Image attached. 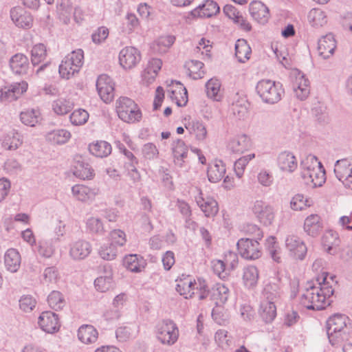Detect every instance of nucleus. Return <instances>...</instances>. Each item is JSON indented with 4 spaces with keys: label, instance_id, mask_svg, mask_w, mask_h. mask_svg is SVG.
Returning <instances> with one entry per match:
<instances>
[{
    "label": "nucleus",
    "instance_id": "f257e3e1",
    "mask_svg": "<svg viewBox=\"0 0 352 352\" xmlns=\"http://www.w3.org/2000/svg\"><path fill=\"white\" fill-rule=\"evenodd\" d=\"M336 276L323 272L316 280L307 281L305 292L300 298V303L309 310H322L333 302V285H336Z\"/></svg>",
    "mask_w": 352,
    "mask_h": 352
},
{
    "label": "nucleus",
    "instance_id": "f03ea898",
    "mask_svg": "<svg viewBox=\"0 0 352 352\" xmlns=\"http://www.w3.org/2000/svg\"><path fill=\"white\" fill-rule=\"evenodd\" d=\"M352 333L351 319L344 314H336L327 321V333L329 342L335 346L347 340Z\"/></svg>",
    "mask_w": 352,
    "mask_h": 352
},
{
    "label": "nucleus",
    "instance_id": "7ed1b4c3",
    "mask_svg": "<svg viewBox=\"0 0 352 352\" xmlns=\"http://www.w3.org/2000/svg\"><path fill=\"white\" fill-rule=\"evenodd\" d=\"M302 170L301 177L305 183L313 188L322 186L325 182V170L317 157L309 155L301 163Z\"/></svg>",
    "mask_w": 352,
    "mask_h": 352
},
{
    "label": "nucleus",
    "instance_id": "20e7f679",
    "mask_svg": "<svg viewBox=\"0 0 352 352\" xmlns=\"http://www.w3.org/2000/svg\"><path fill=\"white\" fill-rule=\"evenodd\" d=\"M256 91L264 103L274 104L279 102L285 90L280 82L263 79L257 82Z\"/></svg>",
    "mask_w": 352,
    "mask_h": 352
},
{
    "label": "nucleus",
    "instance_id": "39448f33",
    "mask_svg": "<svg viewBox=\"0 0 352 352\" xmlns=\"http://www.w3.org/2000/svg\"><path fill=\"white\" fill-rule=\"evenodd\" d=\"M116 111L118 117L127 123L140 122L142 116L138 104L127 97H120L116 102Z\"/></svg>",
    "mask_w": 352,
    "mask_h": 352
},
{
    "label": "nucleus",
    "instance_id": "423d86ee",
    "mask_svg": "<svg viewBox=\"0 0 352 352\" xmlns=\"http://www.w3.org/2000/svg\"><path fill=\"white\" fill-rule=\"evenodd\" d=\"M84 53L81 49L74 50L67 55L59 65L60 76L69 79L78 73L83 65Z\"/></svg>",
    "mask_w": 352,
    "mask_h": 352
},
{
    "label": "nucleus",
    "instance_id": "0eeeda50",
    "mask_svg": "<svg viewBox=\"0 0 352 352\" xmlns=\"http://www.w3.org/2000/svg\"><path fill=\"white\" fill-rule=\"evenodd\" d=\"M157 340L164 345L172 346L178 340L179 329L177 324L170 319H164L155 326Z\"/></svg>",
    "mask_w": 352,
    "mask_h": 352
},
{
    "label": "nucleus",
    "instance_id": "6e6552de",
    "mask_svg": "<svg viewBox=\"0 0 352 352\" xmlns=\"http://www.w3.org/2000/svg\"><path fill=\"white\" fill-rule=\"evenodd\" d=\"M241 256L248 260H255L261 257V251L258 241L250 238H242L236 243Z\"/></svg>",
    "mask_w": 352,
    "mask_h": 352
},
{
    "label": "nucleus",
    "instance_id": "1a4fd4ad",
    "mask_svg": "<svg viewBox=\"0 0 352 352\" xmlns=\"http://www.w3.org/2000/svg\"><path fill=\"white\" fill-rule=\"evenodd\" d=\"M285 248L289 255L294 259L304 260L307 252L305 242L295 234L287 235L285 240Z\"/></svg>",
    "mask_w": 352,
    "mask_h": 352
},
{
    "label": "nucleus",
    "instance_id": "9d476101",
    "mask_svg": "<svg viewBox=\"0 0 352 352\" xmlns=\"http://www.w3.org/2000/svg\"><path fill=\"white\" fill-rule=\"evenodd\" d=\"M334 173L346 188L352 190V159L337 160L334 166Z\"/></svg>",
    "mask_w": 352,
    "mask_h": 352
},
{
    "label": "nucleus",
    "instance_id": "9b49d317",
    "mask_svg": "<svg viewBox=\"0 0 352 352\" xmlns=\"http://www.w3.org/2000/svg\"><path fill=\"white\" fill-rule=\"evenodd\" d=\"M252 211L258 221L265 226L271 225L274 219L273 208L261 200L254 202Z\"/></svg>",
    "mask_w": 352,
    "mask_h": 352
},
{
    "label": "nucleus",
    "instance_id": "f8f14e48",
    "mask_svg": "<svg viewBox=\"0 0 352 352\" xmlns=\"http://www.w3.org/2000/svg\"><path fill=\"white\" fill-rule=\"evenodd\" d=\"M96 89L100 98L105 102H111L114 98V83L106 74L100 75L96 80Z\"/></svg>",
    "mask_w": 352,
    "mask_h": 352
},
{
    "label": "nucleus",
    "instance_id": "ddd939ff",
    "mask_svg": "<svg viewBox=\"0 0 352 352\" xmlns=\"http://www.w3.org/2000/svg\"><path fill=\"white\" fill-rule=\"evenodd\" d=\"M140 60V52L134 47H125L120 52L119 62L125 69H131L135 67Z\"/></svg>",
    "mask_w": 352,
    "mask_h": 352
},
{
    "label": "nucleus",
    "instance_id": "4468645a",
    "mask_svg": "<svg viewBox=\"0 0 352 352\" xmlns=\"http://www.w3.org/2000/svg\"><path fill=\"white\" fill-rule=\"evenodd\" d=\"M38 324L41 329L48 333H54L60 327L58 315L52 311H46L38 317Z\"/></svg>",
    "mask_w": 352,
    "mask_h": 352
},
{
    "label": "nucleus",
    "instance_id": "2eb2a0df",
    "mask_svg": "<svg viewBox=\"0 0 352 352\" xmlns=\"http://www.w3.org/2000/svg\"><path fill=\"white\" fill-rule=\"evenodd\" d=\"M10 16L16 26L24 29H29L32 25L33 18L32 14L21 6H15L10 9Z\"/></svg>",
    "mask_w": 352,
    "mask_h": 352
},
{
    "label": "nucleus",
    "instance_id": "dca6fc26",
    "mask_svg": "<svg viewBox=\"0 0 352 352\" xmlns=\"http://www.w3.org/2000/svg\"><path fill=\"white\" fill-rule=\"evenodd\" d=\"M28 83L25 81L14 82L1 87V102H12L17 100L27 91Z\"/></svg>",
    "mask_w": 352,
    "mask_h": 352
},
{
    "label": "nucleus",
    "instance_id": "f3484780",
    "mask_svg": "<svg viewBox=\"0 0 352 352\" xmlns=\"http://www.w3.org/2000/svg\"><path fill=\"white\" fill-rule=\"evenodd\" d=\"M218 4L212 0H206L192 10L190 14L192 18H209L219 12Z\"/></svg>",
    "mask_w": 352,
    "mask_h": 352
},
{
    "label": "nucleus",
    "instance_id": "a211bd4d",
    "mask_svg": "<svg viewBox=\"0 0 352 352\" xmlns=\"http://www.w3.org/2000/svg\"><path fill=\"white\" fill-rule=\"evenodd\" d=\"M91 250L89 242L85 240H78L70 245L69 255L74 260L80 261L87 258Z\"/></svg>",
    "mask_w": 352,
    "mask_h": 352
},
{
    "label": "nucleus",
    "instance_id": "6ab92c4d",
    "mask_svg": "<svg viewBox=\"0 0 352 352\" xmlns=\"http://www.w3.org/2000/svg\"><path fill=\"white\" fill-rule=\"evenodd\" d=\"M336 47V42L333 34L329 33L322 36L318 43L319 55L324 59L329 58L333 54Z\"/></svg>",
    "mask_w": 352,
    "mask_h": 352
},
{
    "label": "nucleus",
    "instance_id": "aec40b11",
    "mask_svg": "<svg viewBox=\"0 0 352 352\" xmlns=\"http://www.w3.org/2000/svg\"><path fill=\"white\" fill-rule=\"evenodd\" d=\"M279 168L285 172L293 173L298 166L297 160L293 153L287 151L280 153L277 157Z\"/></svg>",
    "mask_w": 352,
    "mask_h": 352
},
{
    "label": "nucleus",
    "instance_id": "412c9836",
    "mask_svg": "<svg viewBox=\"0 0 352 352\" xmlns=\"http://www.w3.org/2000/svg\"><path fill=\"white\" fill-rule=\"evenodd\" d=\"M9 65L12 72L19 75L27 74L30 67L28 58L21 53L12 56L10 58Z\"/></svg>",
    "mask_w": 352,
    "mask_h": 352
},
{
    "label": "nucleus",
    "instance_id": "4be33fe9",
    "mask_svg": "<svg viewBox=\"0 0 352 352\" xmlns=\"http://www.w3.org/2000/svg\"><path fill=\"white\" fill-rule=\"evenodd\" d=\"M249 10L252 18L260 23L267 22L270 16L268 8L261 1H252L249 6Z\"/></svg>",
    "mask_w": 352,
    "mask_h": 352
},
{
    "label": "nucleus",
    "instance_id": "5701e85b",
    "mask_svg": "<svg viewBox=\"0 0 352 352\" xmlns=\"http://www.w3.org/2000/svg\"><path fill=\"white\" fill-rule=\"evenodd\" d=\"M322 223L320 217L318 214H310L304 222V231L312 237L318 236L322 230Z\"/></svg>",
    "mask_w": 352,
    "mask_h": 352
},
{
    "label": "nucleus",
    "instance_id": "b1692460",
    "mask_svg": "<svg viewBox=\"0 0 352 352\" xmlns=\"http://www.w3.org/2000/svg\"><path fill=\"white\" fill-rule=\"evenodd\" d=\"M172 152L175 165L181 168L183 167L185 159L188 155V147L184 142L180 139L173 141L172 144Z\"/></svg>",
    "mask_w": 352,
    "mask_h": 352
},
{
    "label": "nucleus",
    "instance_id": "393cba45",
    "mask_svg": "<svg viewBox=\"0 0 352 352\" xmlns=\"http://www.w3.org/2000/svg\"><path fill=\"white\" fill-rule=\"evenodd\" d=\"M176 286V290L185 298H192L195 289V280L190 276L182 275Z\"/></svg>",
    "mask_w": 352,
    "mask_h": 352
},
{
    "label": "nucleus",
    "instance_id": "a878e982",
    "mask_svg": "<svg viewBox=\"0 0 352 352\" xmlns=\"http://www.w3.org/2000/svg\"><path fill=\"white\" fill-rule=\"evenodd\" d=\"M226 166L221 160H215L209 165L207 171L208 180L212 183H217L221 181L226 174Z\"/></svg>",
    "mask_w": 352,
    "mask_h": 352
},
{
    "label": "nucleus",
    "instance_id": "bb28decb",
    "mask_svg": "<svg viewBox=\"0 0 352 352\" xmlns=\"http://www.w3.org/2000/svg\"><path fill=\"white\" fill-rule=\"evenodd\" d=\"M98 331L91 324H83L78 330L79 340L86 344L96 342L98 340Z\"/></svg>",
    "mask_w": 352,
    "mask_h": 352
},
{
    "label": "nucleus",
    "instance_id": "cd10ccee",
    "mask_svg": "<svg viewBox=\"0 0 352 352\" xmlns=\"http://www.w3.org/2000/svg\"><path fill=\"white\" fill-rule=\"evenodd\" d=\"M162 62L159 58H152L148 61L146 68L142 74V80L147 84L152 83L161 69Z\"/></svg>",
    "mask_w": 352,
    "mask_h": 352
},
{
    "label": "nucleus",
    "instance_id": "c85d7f7f",
    "mask_svg": "<svg viewBox=\"0 0 352 352\" xmlns=\"http://www.w3.org/2000/svg\"><path fill=\"white\" fill-rule=\"evenodd\" d=\"M250 147V139L245 134L234 138L228 144V148L234 153H242Z\"/></svg>",
    "mask_w": 352,
    "mask_h": 352
},
{
    "label": "nucleus",
    "instance_id": "c756f323",
    "mask_svg": "<svg viewBox=\"0 0 352 352\" xmlns=\"http://www.w3.org/2000/svg\"><path fill=\"white\" fill-rule=\"evenodd\" d=\"M258 314L265 323L272 322L276 316L275 302L263 300L261 302Z\"/></svg>",
    "mask_w": 352,
    "mask_h": 352
},
{
    "label": "nucleus",
    "instance_id": "7c9ffc66",
    "mask_svg": "<svg viewBox=\"0 0 352 352\" xmlns=\"http://www.w3.org/2000/svg\"><path fill=\"white\" fill-rule=\"evenodd\" d=\"M4 264L8 271L12 273L17 272L21 265L19 252L13 248L8 250L4 255Z\"/></svg>",
    "mask_w": 352,
    "mask_h": 352
},
{
    "label": "nucleus",
    "instance_id": "2f4dec72",
    "mask_svg": "<svg viewBox=\"0 0 352 352\" xmlns=\"http://www.w3.org/2000/svg\"><path fill=\"white\" fill-rule=\"evenodd\" d=\"M123 265L132 272H139L145 267L146 262L138 254H129L123 258Z\"/></svg>",
    "mask_w": 352,
    "mask_h": 352
},
{
    "label": "nucleus",
    "instance_id": "473e14b6",
    "mask_svg": "<svg viewBox=\"0 0 352 352\" xmlns=\"http://www.w3.org/2000/svg\"><path fill=\"white\" fill-rule=\"evenodd\" d=\"M89 151L91 154L97 157H106L111 153V145L104 140H98L89 144Z\"/></svg>",
    "mask_w": 352,
    "mask_h": 352
},
{
    "label": "nucleus",
    "instance_id": "72a5a7b5",
    "mask_svg": "<svg viewBox=\"0 0 352 352\" xmlns=\"http://www.w3.org/2000/svg\"><path fill=\"white\" fill-rule=\"evenodd\" d=\"M74 175L82 179H90L94 175V170L88 162L80 159L75 162Z\"/></svg>",
    "mask_w": 352,
    "mask_h": 352
},
{
    "label": "nucleus",
    "instance_id": "f704fd0d",
    "mask_svg": "<svg viewBox=\"0 0 352 352\" xmlns=\"http://www.w3.org/2000/svg\"><path fill=\"white\" fill-rule=\"evenodd\" d=\"M197 203L207 217H214L219 211L217 201L211 197L200 198Z\"/></svg>",
    "mask_w": 352,
    "mask_h": 352
},
{
    "label": "nucleus",
    "instance_id": "c9c22d12",
    "mask_svg": "<svg viewBox=\"0 0 352 352\" xmlns=\"http://www.w3.org/2000/svg\"><path fill=\"white\" fill-rule=\"evenodd\" d=\"M106 275L100 276L94 280L96 289L101 292H105L113 287V278L111 269L109 265L104 266Z\"/></svg>",
    "mask_w": 352,
    "mask_h": 352
},
{
    "label": "nucleus",
    "instance_id": "e433bc0d",
    "mask_svg": "<svg viewBox=\"0 0 352 352\" xmlns=\"http://www.w3.org/2000/svg\"><path fill=\"white\" fill-rule=\"evenodd\" d=\"M72 192L74 197L81 201H88L94 199L97 192L83 185H75L72 188Z\"/></svg>",
    "mask_w": 352,
    "mask_h": 352
},
{
    "label": "nucleus",
    "instance_id": "4c0bfd02",
    "mask_svg": "<svg viewBox=\"0 0 352 352\" xmlns=\"http://www.w3.org/2000/svg\"><path fill=\"white\" fill-rule=\"evenodd\" d=\"M258 270L253 265H249L243 269V282L245 287L252 289L257 285Z\"/></svg>",
    "mask_w": 352,
    "mask_h": 352
},
{
    "label": "nucleus",
    "instance_id": "58836bf2",
    "mask_svg": "<svg viewBox=\"0 0 352 352\" xmlns=\"http://www.w3.org/2000/svg\"><path fill=\"white\" fill-rule=\"evenodd\" d=\"M70 137V132L63 129L51 131L45 136L47 141L54 144H65L69 140Z\"/></svg>",
    "mask_w": 352,
    "mask_h": 352
},
{
    "label": "nucleus",
    "instance_id": "ea45409f",
    "mask_svg": "<svg viewBox=\"0 0 352 352\" xmlns=\"http://www.w3.org/2000/svg\"><path fill=\"white\" fill-rule=\"evenodd\" d=\"M251 47L244 39H239L235 43V56L240 63H245L250 56Z\"/></svg>",
    "mask_w": 352,
    "mask_h": 352
},
{
    "label": "nucleus",
    "instance_id": "a19ab883",
    "mask_svg": "<svg viewBox=\"0 0 352 352\" xmlns=\"http://www.w3.org/2000/svg\"><path fill=\"white\" fill-rule=\"evenodd\" d=\"M22 142L21 135L15 130H12L4 137L1 146L8 151L16 150Z\"/></svg>",
    "mask_w": 352,
    "mask_h": 352
},
{
    "label": "nucleus",
    "instance_id": "79ce46f5",
    "mask_svg": "<svg viewBox=\"0 0 352 352\" xmlns=\"http://www.w3.org/2000/svg\"><path fill=\"white\" fill-rule=\"evenodd\" d=\"M21 122L27 126H34L41 120V113L38 109H27L20 114Z\"/></svg>",
    "mask_w": 352,
    "mask_h": 352
},
{
    "label": "nucleus",
    "instance_id": "37998d69",
    "mask_svg": "<svg viewBox=\"0 0 352 352\" xmlns=\"http://www.w3.org/2000/svg\"><path fill=\"white\" fill-rule=\"evenodd\" d=\"M230 290L222 283H216L212 287V300H219V302L225 303L229 296Z\"/></svg>",
    "mask_w": 352,
    "mask_h": 352
},
{
    "label": "nucleus",
    "instance_id": "c03bdc74",
    "mask_svg": "<svg viewBox=\"0 0 352 352\" xmlns=\"http://www.w3.org/2000/svg\"><path fill=\"white\" fill-rule=\"evenodd\" d=\"M230 111L236 118L239 120L244 119L248 113L247 101L241 99L232 102Z\"/></svg>",
    "mask_w": 352,
    "mask_h": 352
},
{
    "label": "nucleus",
    "instance_id": "a18cd8bd",
    "mask_svg": "<svg viewBox=\"0 0 352 352\" xmlns=\"http://www.w3.org/2000/svg\"><path fill=\"white\" fill-rule=\"evenodd\" d=\"M221 87L220 81L217 78L210 79L206 84V89L208 97L216 101H219L221 96L219 94Z\"/></svg>",
    "mask_w": 352,
    "mask_h": 352
},
{
    "label": "nucleus",
    "instance_id": "49530a36",
    "mask_svg": "<svg viewBox=\"0 0 352 352\" xmlns=\"http://www.w3.org/2000/svg\"><path fill=\"white\" fill-rule=\"evenodd\" d=\"M47 56V50L45 46L39 43L35 45L31 50V62L34 66L41 63Z\"/></svg>",
    "mask_w": 352,
    "mask_h": 352
},
{
    "label": "nucleus",
    "instance_id": "de8ad7c7",
    "mask_svg": "<svg viewBox=\"0 0 352 352\" xmlns=\"http://www.w3.org/2000/svg\"><path fill=\"white\" fill-rule=\"evenodd\" d=\"M47 302L50 307L56 310L62 309L66 304L65 298L62 293L58 291H52L47 297Z\"/></svg>",
    "mask_w": 352,
    "mask_h": 352
},
{
    "label": "nucleus",
    "instance_id": "09e8293b",
    "mask_svg": "<svg viewBox=\"0 0 352 352\" xmlns=\"http://www.w3.org/2000/svg\"><path fill=\"white\" fill-rule=\"evenodd\" d=\"M309 23L314 27L322 26L327 23V16L325 12L317 8L312 9L308 14Z\"/></svg>",
    "mask_w": 352,
    "mask_h": 352
},
{
    "label": "nucleus",
    "instance_id": "8fccbe9b",
    "mask_svg": "<svg viewBox=\"0 0 352 352\" xmlns=\"http://www.w3.org/2000/svg\"><path fill=\"white\" fill-rule=\"evenodd\" d=\"M73 102L65 98H58L53 102L52 108L58 115H64L69 113L73 108Z\"/></svg>",
    "mask_w": 352,
    "mask_h": 352
},
{
    "label": "nucleus",
    "instance_id": "3c124183",
    "mask_svg": "<svg viewBox=\"0 0 352 352\" xmlns=\"http://www.w3.org/2000/svg\"><path fill=\"white\" fill-rule=\"evenodd\" d=\"M100 256L107 261H112L116 258L118 250L113 243L103 244L98 250Z\"/></svg>",
    "mask_w": 352,
    "mask_h": 352
},
{
    "label": "nucleus",
    "instance_id": "603ef678",
    "mask_svg": "<svg viewBox=\"0 0 352 352\" xmlns=\"http://www.w3.org/2000/svg\"><path fill=\"white\" fill-rule=\"evenodd\" d=\"M280 288L278 284L270 283L264 288L263 295L265 299L264 300L274 301L280 296Z\"/></svg>",
    "mask_w": 352,
    "mask_h": 352
},
{
    "label": "nucleus",
    "instance_id": "864d4df0",
    "mask_svg": "<svg viewBox=\"0 0 352 352\" xmlns=\"http://www.w3.org/2000/svg\"><path fill=\"white\" fill-rule=\"evenodd\" d=\"M88 112L83 109H78L72 112L69 116L70 121L75 126L85 124L89 119Z\"/></svg>",
    "mask_w": 352,
    "mask_h": 352
},
{
    "label": "nucleus",
    "instance_id": "5fc2aeb1",
    "mask_svg": "<svg viewBox=\"0 0 352 352\" xmlns=\"http://www.w3.org/2000/svg\"><path fill=\"white\" fill-rule=\"evenodd\" d=\"M86 225L88 231L91 233L102 235L105 232L103 223L98 218L91 217L88 219Z\"/></svg>",
    "mask_w": 352,
    "mask_h": 352
},
{
    "label": "nucleus",
    "instance_id": "6e6d98bb",
    "mask_svg": "<svg viewBox=\"0 0 352 352\" xmlns=\"http://www.w3.org/2000/svg\"><path fill=\"white\" fill-rule=\"evenodd\" d=\"M255 157L254 153L244 155L238 159L234 164V170L239 178H241L244 173L245 168L248 162Z\"/></svg>",
    "mask_w": 352,
    "mask_h": 352
},
{
    "label": "nucleus",
    "instance_id": "4d7b16f0",
    "mask_svg": "<svg viewBox=\"0 0 352 352\" xmlns=\"http://www.w3.org/2000/svg\"><path fill=\"white\" fill-rule=\"evenodd\" d=\"M204 66V64L199 60H191L188 68L189 76H190L194 80L203 78L204 75V72L202 69Z\"/></svg>",
    "mask_w": 352,
    "mask_h": 352
},
{
    "label": "nucleus",
    "instance_id": "13d9d810",
    "mask_svg": "<svg viewBox=\"0 0 352 352\" xmlns=\"http://www.w3.org/2000/svg\"><path fill=\"white\" fill-rule=\"evenodd\" d=\"M38 253L45 258H50L55 252V248L52 241H41L38 243Z\"/></svg>",
    "mask_w": 352,
    "mask_h": 352
},
{
    "label": "nucleus",
    "instance_id": "bf43d9fd",
    "mask_svg": "<svg viewBox=\"0 0 352 352\" xmlns=\"http://www.w3.org/2000/svg\"><path fill=\"white\" fill-rule=\"evenodd\" d=\"M308 200L302 194H297L292 197L290 201V207L294 210H302L309 206Z\"/></svg>",
    "mask_w": 352,
    "mask_h": 352
},
{
    "label": "nucleus",
    "instance_id": "052dcab7",
    "mask_svg": "<svg viewBox=\"0 0 352 352\" xmlns=\"http://www.w3.org/2000/svg\"><path fill=\"white\" fill-rule=\"evenodd\" d=\"M36 300L30 295H23L19 300V307L25 312H30L35 307Z\"/></svg>",
    "mask_w": 352,
    "mask_h": 352
},
{
    "label": "nucleus",
    "instance_id": "680f3d73",
    "mask_svg": "<svg viewBox=\"0 0 352 352\" xmlns=\"http://www.w3.org/2000/svg\"><path fill=\"white\" fill-rule=\"evenodd\" d=\"M224 261L217 260L212 261V269L214 272L221 278H225L228 275L230 270L226 269Z\"/></svg>",
    "mask_w": 352,
    "mask_h": 352
},
{
    "label": "nucleus",
    "instance_id": "e2e57ef3",
    "mask_svg": "<svg viewBox=\"0 0 352 352\" xmlns=\"http://www.w3.org/2000/svg\"><path fill=\"white\" fill-rule=\"evenodd\" d=\"M142 154L146 159L154 160L158 157L159 151L153 143H146L143 146Z\"/></svg>",
    "mask_w": 352,
    "mask_h": 352
},
{
    "label": "nucleus",
    "instance_id": "0e129e2a",
    "mask_svg": "<svg viewBox=\"0 0 352 352\" xmlns=\"http://www.w3.org/2000/svg\"><path fill=\"white\" fill-rule=\"evenodd\" d=\"M132 329L129 326H122L116 331V336L118 341L126 342L132 336Z\"/></svg>",
    "mask_w": 352,
    "mask_h": 352
},
{
    "label": "nucleus",
    "instance_id": "69168bd1",
    "mask_svg": "<svg viewBox=\"0 0 352 352\" xmlns=\"http://www.w3.org/2000/svg\"><path fill=\"white\" fill-rule=\"evenodd\" d=\"M110 236L112 241L111 243H113L116 246H123L126 241L125 233L119 229L111 231Z\"/></svg>",
    "mask_w": 352,
    "mask_h": 352
},
{
    "label": "nucleus",
    "instance_id": "338daca9",
    "mask_svg": "<svg viewBox=\"0 0 352 352\" xmlns=\"http://www.w3.org/2000/svg\"><path fill=\"white\" fill-rule=\"evenodd\" d=\"M58 276V272L55 267H48L44 270L43 277L45 283H54Z\"/></svg>",
    "mask_w": 352,
    "mask_h": 352
},
{
    "label": "nucleus",
    "instance_id": "774afa93",
    "mask_svg": "<svg viewBox=\"0 0 352 352\" xmlns=\"http://www.w3.org/2000/svg\"><path fill=\"white\" fill-rule=\"evenodd\" d=\"M109 35V30L106 27H100L92 34L91 38L94 43L99 44L103 42Z\"/></svg>",
    "mask_w": 352,
    "mask_h": 352
}]
</instances>
